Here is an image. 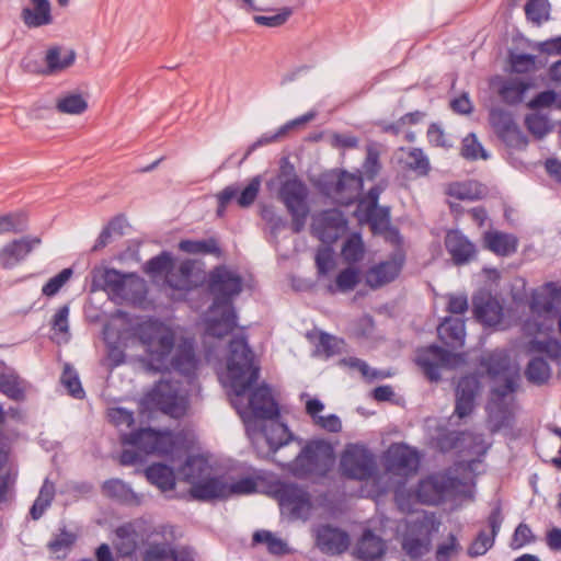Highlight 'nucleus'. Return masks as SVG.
<instances>
[{
	"instance_id": "29",
	"label": "nucleus",
	"mask_w": 561,
	"mask_h": 561,
	"mask_svg": "<svg viewBox=\"0 0 561 561\" xmlns=\"http://www.w3.org/2000/svg\"><path fill=\"white\" fill-rule=\"evenodd\" d=\"M403 264V256L396 254L390 260L371 267L366 274V283L377 288L392 282L400 273Z\"/></svg>"
},
{
	"instance_id": "22",
	"label": "nucleus",
	"mask_w": 561,
	"mask_h": 561,
	"mask_svg": "<svg viewBox=\"0 0 561 561\" xmlns=\"http://www.w3.org/2000/svg\"><path fill=\"white\" fill-rule=\"evenodd\" d=\"M346 229V219L337 209L325 210L313 217L312 232L323 243H333Z\"/></svg>"
},
{
	"instance_id": "57",
	"label": "nucleus",
	"mask_w": 561,
	"mask_h": 561,
	"mask_svg": "<svg viewBox=\"0 0 561 561\" xmlns=\"http://www.w3.org/2000/svg\"><path fill=\"white\" fill-rule=\"evenodd\" d=\"M460 551V545L455 535H449L437 546L435 558L437 561H450Z\"/></svg>"
},
{
	"instance_id": "7",
	"label": "nucleus",
	"mask_w": 561,
	"mask_h": 561,
	"mask_svg": "<svg viewBox=\"0 0 561 561\" xmlns=\"http://www.w3.org/2000/svg\"><path fill=\"white\" fill-rule=\"evenodd\" d=\"M488 373L493 377L494 385L489 403L490 420L495 430L505 425L513 412L514 391L518 379V369L508 363L502 351L492 353L486 362Z\"/></svg>"
},
{
	"instance_id": "1",
	"label": "nucleus",
	"mask_w": 561,
	"mask_h": 561,
	"mask_svg": "<svg viewBox=\"0 0 561 561\" xmlns=\"http://www.w3.org/2000/svg\"><path fill=\"white\" fill-rule=\"evenodd\" d=\"M257 378L259 367L254 363L252 351L242 336L233 337L229 342L219 380L230 390V401L248 432L253 431L256 421L278 415L277 404L268 387L263 385L251 390Z\"/></svg>"
},
{
	"instance_id": "41",
	"label": "nucleus",
	"mask_w": 561,
	"mask_h": 561,
	"mask_svg": "<svg viewBox=\"0 0 561 561\" xmlns=\"http://www.w3.org/2000/svg\"><path fill=\"white\" fill-rule=\"evenodd\" d=\"M280 2L287 5L277 9L276 13L273 15H254L253 21L260 26L279 27L293 15L294 8L302 4V0H280Z\"/></svg>"
},
{
	"instance_id": "5",
	"label": "nucleus",
	"mask_w": 561,
	"mask_h": 561,
	"mask_svg": "<svg viewBox=\"0 0 561 561\" xmlns=\"http://www.w3.org/2000/svg\"><path fill=\"white\" fill-rule=\"evenodd\" d=\"M180 476L191 485V495L201 501L250 494L256 489V483L251 478L229 482L217 476L203 456L190 457L181 468Z\"/></svg>"
},
{
	"instance_id": "35",
	"label": "nucleus",
	"mask_w": 561,
	"mask_h": 561,
	"mask_svg": "<svg viewBox=\"0 0 561 561\" xmlns=\"http://www.w3.org/2000/svg\"><path fill=\"white\" fill-rule=\"evenodd\" d=\"M385 552V541L380 537L374 535L370 530L363 534L356 547L357 557L365 561L379 559Z\"/></svg>"
},
{
	"instance_id": "55",
	"label": "nucleus",
	"mask_w": 561,
	"mask_h": 561,
	"mask_svg": "<svg viewBox=\"0 0 561 561\" xmlns=\"http://www.w3.org/2000/svg\"><path fill=\"white\" fill-rule=\"evenodd\" d=\"M342 255L347 262H357L364 255V243L358 233H353L342 248Z\"/></svg>"
},
{
	"instance_id": "47",
	"label": "nucleus",
	"mask_w": 561,
	"mask_h": 561,
	"mask_svg": "<svg viewBox=\"0 0 561 561\" xmlns=\"http://www.w3.org/2000/svg\"><path fill=\"white\" fill-rule=\"evenodd\" d=\"M253 540L266 546L273 554H285L289 551L287 542L268 530H259L253 535Z\"/></svg>"
},
{
	"instance_id": "24",
	"label": "nucleus",
	"mask_w": 561,
	"mask_h": 561,
	"mask_svg": "<svg viewBox=\"0 0 561 561\" xmlns=\"http://www.w3.org/2000/svg\"><path fill=\"white\" fill-rule=\"evenodd\" d=\"M502 522L503 517L501 514V508L495 507L488 518L490 530L479 531V534L468 548V554L471 558L484 556L493 547L495 537L500 531Z\"/></svg>"
},
{
	"instance_id": "6",
	"label": "nucleus",
	"mask_w": 561,
	"mask_h": 561,
	"mask_svg": "<svg viewBox=\"0 0 561 561\" xmlns=\"http://www.w3.org/2000/svg\"><path fill=\"white\" fill-rule=\"evenodd\" d=\"M124 445H129L135 450L125 449L121 455L123 465H134L144 460L149 454L179 456L193 443L190 433H176L141 428L135 433L121 436Z\"/></svg>"
},
{
	"instance_id": "17",
	"label": "nucleus",
	"mask_w": 561,
	"mask_h": 561,
	"mask_svg": "<svg viewBox=\"0 0 561 561\" xmlns=\"http://www.w3.org/2000/svg\"><path fill=\"white\" fill-rule=\"evenodd\" d=\"M251 439L257 450L264 455L275 453L279 447L286 445L291 435L287 426L275 417L266 420L262 430L249 432Z\"/></svg>"
},
{
	"instance_id": "23",
	"label": "nucleus",
	"mask_w": 561,
	"mask_h": 561,
	"mask_svg": "<svg viewBox=\"0 0 561 561\" xmlns=\"http://www.w3.org/2000/svg\"><path fill=\"white\" fill-rule=\"evenodd\" d=\"M41 242V238L35 236H24L7 242L0 248V265L3 268L16 266L24 261Z\"/></svg>"
},
{
	"instance_id": "51",
	"label": "nucleus",
	"mask_w": 561,
	"mask_h": 561,
	"mask_svg": "<svg viewBox=\"0 0 561 561\" xmlns=\"http://www.w3.org/2000/svg\"><path fill=\"white\" fill-rule=\"evenodd\" d=\"M76 58L75 51H68L61 56V50L57 47L50 48L46 54V64L50 72L60 71L70 67Z\"/></svg>"
},
{
	"instance_id": "19",
	"label": "nucleus",
	"mask_w": 561,
	"mask_h": 561,
	"mask_svg": "<svg viewBox=\"0 0 561 561\" xmlns=\"http://www.w3.org/2000/svg\"><path fill=\"white\" fill-rule=\"evenodd\" d=\"M276 495L283 513L291 518L307 519L311 512V502L308 493L294 484H284Z\"/></svg>"
},
{
	"instance_id": "37",
	"label": "nucleus",
	"mask_w": 561,
	"mask_h": 561,
	"mask_svg": "<svg viewBox=\"0 0 561 561\" xmlns=\"http://www.w3.org/2000/svg\"><path fill=\"white\" fill-rule=\"evenodd\" d=\"M489 119L492 128L502 140L515 138L518 135L517 124L511 113L502 108H492Z\"/></svg>"
},
{
	"instance_id": "33",
	"label": "nucleus",
	"mask_w": 561,
	"mask_h": 561,
	"mask_svg": "<svg viewBox=\"0 0 561 561\" xmlns=\"http://www.w3.org/2000/svg\"><path fill=\"white\" fill-rule=\"evenodd\" d=\"M318 112L312 110L298 116L291 121H288L282 125L272 136L262 138L261 140H276L278 138H293L297 137L300 133L305 131L309 124L316 119Z\"/></svg>"
},
{
	"instance_id": "42",
	"label": "nucleus",
	"mask_w": 561,
	"mask_h": 561,
	"mask_svg": "<svg viewBox=\"0 0 561 561\" xmlns=\"http://www.w3.org/2000/svg\"><path fill=\"white\" fill-rule=\"evenodd\" d=\"M147 479L161 491L172 490L175 484L173 469L162 463H153L146 470Z\"/></svg>"
},
{
	"instance_id": "14",
	"label": "nucleus",
	"mask_w": 561,
	"mask_h": 561,
	"mask_svg": "<svg viewBox=\"0 0 561 561\" xmlns=\"http://www.w3.org/2000/svg\"><path fill=\"white\" fill-rule=\"evenodd\" d=\"M463 485L457 479L438 473L422 480L416 491V497L421 503L435 505L449 497L460 494Z\"/></svg>"
},
{
	"instance_id": "30",
	"label": "nucleus",
	"mask_w": 561,
	"mask_h": 561,
	"mask_svg": "<svg viewBox=\"0 0 561 561\" xmlns=\"http://www.w3.org/2000/svg\"><path fill=\"white\" fill-rule=\"evenodd\" d=\"M445 247L457 265L469 262L476 254L473 243L458 230L447 232Z\"/></svg>"
},
{
	"instance_id": "11",
	"label": "nucleus",
	"mask_w": 561,
	"mask_h": 561,
	"mask_svg": "<svg viewBox=\"0 0 561 561\" xmlns=\"http://www.w3.org/2000/svg\"><path fill=\"white\" fill-rule=\"evenodd\" d=\"M333 462V448L324 440L308 444L294 460L291 468L298 476L324 473Z\"/></svg>"
},
{
	"instance_id": "26",
	"label": "nucleus",
	"mask_w": 561,
	"mask_h": 561,
	"mask_svg": "<svg viewBox=\"0 0 561 561\" xmlns=\"http://www.w3.org/2000/svg\"><path fill=\"white\" fill-rule=\"evenodd\" d=\"M261 186L260 178H253L247 187L241 192L237 186H228L218 194V215L221 216L227 204L237 198V203L241 207L250 206L256 198Z\"/></svg>"
},
{
	"instance_id": "44",
	"label": "nucleus",
	"mask_w": 561,
	"mask_h": 561,
	"mask_svg": "<svg viewBox=\"0 0 561 561\" xmlns=\"http://www.w3.org/2000/svg\"><path fill=\"white\" fill-rule=\"evenodd\" d=\"M446 194L458 199H477L482 194L480 184L474 181L450 183L446 188Z\"/></svg>"
},
{
	"instance_id": "49",
	"label": "nucleus",
	"mask_w": 561,
	"mask_h": 561,
	"mask_svg": "<svg viewBox=\"0 0 561 561\" xmlns=\"http://www.w3.org/2000/svg\"><path fill=\"white\" fill-rule=\"evenodd\" d=\"M55 495V485L48 479H46L41 488L39 494L35 500L31 515L34 519H38L45 510L50 505Z\"/></svg>"
},
{
	"instance_id": "40",
	"label": "nucleus",
	"mask_w": 561,
	"mask_h": 561,
	"mask_svg": "<svg viewBox=\"0 0 561 561\" xmlns=\"http://www.w3.org/2000/svg\"><path fill=\"white\" fill-rule=\"evenodd\" d=\"M193 268L194 264L190 260L175 264L167 275L165 282L171 288L187 290L193 286Z\"/></svg>"
},
{
	"instance_id": "38",
	"label": "nucleus",
	"mask_w": 561,
	"mask_h": 561,
	"mask_svg": "<svg viewBox=\"0 0 561 561\" xmlns=\"http://www.w3.org/2000/svg\"><path fill=\"white\" fill-rule=\"evenodd\" d=\"M324 409V404L318 399H308L306 401V412L311 416L313 423L323 430L336 433L341 430L342 424L335 414L321 416L319 413Z\"/></svg>"
},
{
	"instance_id": "64",
	"label": "nucleus",
	"mask_w": 561,
	"mask_h": 561,
	"mask_svg": "<svg viewBox=\"0 0 561 561\" xmlns=\"http://www.w3.org/2000/svg\"><path fill=\"white\" fill-rule=\"evenodd\" d=\"M344 347V341L336 336L321 333L319 337L318 351H321L325 356H332L340 353Z\"/></svg>"
},
{
	"instance_id": "10",
	"label": "nucleus",
	"mask_w": 561,
	"mask_h": 561,
	"mask_svg": "<svg viewBox=\"0 0 561 561\" xmlns=\"http://www.w3.org/2000/svg\"><path fill=\"white\" fill-rule=\"evenodd\" d=\"M148 401L163 413L180 417L188 407L187 390L180 386V381L162 379L148 394Z\"/></svg>"
},
{
	"instance_id": "25",
	"label": "nucleus",
	"mask_w": 561,
	"mask_h": 561,
	"mask_svg": "<svg viewBox=\"0 0 561 561\" xmlns=\"http://www.w3.org/2000/svg\"><path fill=\"white\" fill-rule=\"evenodd\" d=\"M129 275H124L114 268H95L92 276V285L95 289L105 290L115 297L125 296V286Z\"/></svg>"
},
{
	"instance_id": "32",
	"label": "nucleus",
	"mask_w": 561,
	"mask_h": 561,
	"mask_svg": "<svg viewBox=\"0 0 561 561\" xmlns=\"http://www.w3.org/2000/svg\"><path fill=\"white\" fill-rule=\"evenodd\" d=\"M31 7L22 10L21 18L28 27H39L51 23L50 3L48 0H31Z\"/></svg>"
},
{
	"instance_id": "63",
	"label": "nucleus",
	"mask_w": 561,
	"mask_h": 561,
	"mask_svg": "<svg viewBox=\"0 0 561 561\" xmlns=\"http://www.w3.org/2000/svg\"><path fill=\"white\" fill-rule=\"evenodd\" d=\"M174 265L175 262L171 255L168 253H162L161 255L156 256L148 262L147 272L152 275L164 274L167 276Z\"/></svg>"
},
{
	"instance_id": "2",
	"label": "nucleus",
	"mask_w": 561,
	"mask_h": 561,
	"mask_svg": "<svg viewBox=\"0 0 561 561\" xmlns=\"http://www.w3.org/2000/svg\"><path fill=\"white\" fill-rule=\"evenodd\" d=\"M139 341L145 347L148 363L153 370H169L185 376L187 382L197 368L193 344L190 340H182L175 344V329L164 322L148 320L137 329Z\"/></svg>"
},
{
	"instance_id": "36",
	"label": "nucleus",
	"mask_w": 561,
	"mask_h": 561,
	"mask_svg": "<svg viewBox=\"0 0 561 561\" xmlns=\"http://www.w3.org/2000/svg\"><path fill=\"white\" fill-rule=\"evenodd\" d=\"M439 339L450 346H462L465 341V321L459 318H446L437 328Z\"/></svg>"
},
{
	"instance_id": "8",
	"label": "nucleus",
	"mask_w": 561,
	"mask_h": 561,
	"mask_svg": "<svg viewBox=\"0 0 561 561\" xmlns=\"http://www.w3.org/2000/svg\"><path fill=\"white\" fill-rule=\"evenodd\" d=\"M413 517L405 520L401 547L410 560L416 561L430 552L432 535L438 530V524L433 515L424 511H413Z\"/></svg>"
},
{
	"instance_id": "43",
	"label": "nucleus",
	"mask_w": 561,
	"mask_h": 561,
	"mask_svg": "<svg viewBox=\"0 0 561 561\" xmlns=\"http://www.w3.org/2000/svg\"><path fill=\"white\" fill-rule=\"evenodd\" d=\"M26 390V383L13 371L0 374V391L12 400H22Z\"/></svg>"
},
{
	"instance_id": "60",
	"label": "nucleus",
	"mask_w": 561,
	"mask_h": 561,
	"mask_svg": "<svg viewBox=\"0 0 561 561\" xmlns=\"http://www.w3.org/2000/svg\"><path fill=\"white\" fill-rule=\"evenodd\" d=\"M380 168L381 165L379 163V153L369 147L358 176H362L363 180L366 179L368 181H373L379 173Z\"/></svg>"
},
{
	"instance_id": "39",
	"label": "nucleus",
	"mask_w": 561,
	"mask_h": 561,
	"mask_svg": "<svg viewBox=\"0 0 561 561\" xmlns=\"http://www.w3.org/2000/svg\"><path fill=\"white\" fill-rule=\"evenodd\" d=\"M485 247L497 255H510L517 249V239L510 233L490 231L484 236Z\"/></svg>"
},
{
	"instance_id": "46",
	"label": "nucleus",
	"mask_w": 561,
	"mask_h": 561,
	"mask_svg": "<svg viewBox=\"0 0 561 561\" xmlns=\"http://www.w3.org/2000/svg\"><path fill=\"white\" fill-rule=\"evenodd\" d=\"M27 227L26 216L21 211L0 214V234L20 233Z\"/></svg>"
},
{
	"instance_id": "58",
	"label": "nucleus",
	"mask_w": 561,
	"mask_h": 561,
	"mask_svg": "<svg viewBox=\"0 0 561 561\" xmlns=\"http://www.w3.org/2000/svg\"><path fill=\"white\" fill-rule=\"evenodd\" d=\"M359 282V272L355 267H347L341 271L335 279L337 290L346 293L353 290Z\"/></svg>"
},
{
	"instance_id": "31",
	"label": "nucleus",
	"mask_w": 561,
	"mask_h": 561,
	"mask_svg": "<svg viewBox=\"0 0 561 561\" xmlns=\"http://www.w3.org/2000/svg\"><path fill=\"white\" fill-rule=\"evenodd\" d=\"M478 390L479 382L473 376L465 377L459 381L456 393L455 412L460 419L472 412Z\"/></svg>"
},
{
	"instance_id": "9",
	"label": "nucleus",
	"mask_w": 561,
	"mask_h": 561,
	"mask_svg": "<svg viewBox=\"0 0 561 561\" xmlns=\"http://www.w3.org/2000/svg\"><path fill=\"white\" fill-rule=\"evenodd\" d=\"M387 472L378 477V493L391 488L390 476L407 477L416 473L420 466L419 453L404 444L391 445L385 456Z\"/></svg>"
},
{
	"instance_id": "20",
	"label": "nucleus",
	"mask_w": 561,
	"mask_h": 561,
	"mask_svg": "<svg viewBox=\"0 0 561 561\" xmlns=\"http://www.w3.org/2000/svg\"><path fill=\"white\" fill-rule=\"evenodd\" d=\"M363 190V179L352 173L341 172L328 175L325 193L340 204H350Z\"/></svg>"
},
{
	"instance_id": "27",
	"label": "nucleus",
	"mask_w": 561,
	"mask_h": 561,
	"mask_svg": "<svg viewBox=\"0 0 561 561\" xmlns=\"http://www.w3.org/2000/svg\"><path fill=\"white\" fill-rule=\"evenodd\" d=\"M104 341L107 346L106 365L110 368L121 365L125 359L127 332H119L114 322L104 327Z\"/></svg>"
},
{
	"instance_id": "15",
	"label": "nucleus",
	"mask_w": 561,
	"mask_h": 561,
	"mask_svg": "<svg viewBox=\"0 0 561 561\" xmlns=\"http://www.w3.org/2000/svg\"><path fill=\"white\" fill-rule=\"evenodd\" d=\"M307 187L298 180L286 181L279 190V198L291 215V228L299 232L306 224L309 207L307 205Z\"/></svg>"
},
{
	"instance_id": "62",
	"label": "nucleus",
	"mask_w": 561,
	"mask_h": 561,
	"mask_svg": "<svg viewBox=\"0 0 561 561\" xmlns=\"http://www.w3.org/2000/svg\"><path fill=\"white\" fill-rule=\"evenodd\" d=\"M526 126L528 130L538 138H542L550 130L549 119L541 114H530L526 117Z\"/></svg>"
},
{
	"instance_id": "52",
	"label": "nucleus",
	"mask_w": 561,
	"mask_h": 561,
	"mask_svg": "<svg viewBox=\"0 0 561 561\" xmlns=\"http://www.w3.org/2000/svg\"><path fill=\"white\" fill-rule=\"evenodd\" d=\"M526 377L535 383H542L550 377V367L546 360L540 357L533 358L526 369Z\"/></svg>"
},
{
	"instance_id": "59",
	"label": "nucleus",
	"mask_w": 561,
	"mask_h": 561,
	"mask_svg": "<svg viewBox=\"0 0 561 561\" xmlns=\"http://www.w3.org/2000/svg\"><path fill=\"white\" fill-rule=\"evenodd\" d=\"M72 270L64 268L57 275L51 277L43 287L42 294L48 298L54 297L61 287L71 278Z\"/></svg>"
},
{
	"instance_id": "54",
	"label": "nucleus",
	"mask_w": 561,
	"mask_h": 561,
	"mask_svg": "<svg viewBox=\"0 0 561 561\" xmlns=\"http://www.w3.org/2000/svg\"><path fill=\"white\" fill-rule=\"evenodd\" d=\"M525 13L529 21L540 25L549 18L548 0H529L525 5Z\"/></svg>"
},
{
	"instance_id": "34",
	"label": "nucleus",
	"mask_w": 561,
	"mask_h": 561,
	"mask_svg": "<svg viewBox=\"0 0 561 561\" xmlns=\"http://www.w3.org/2000/svg\"><path fill=\"white\" fill-rule=\"evenodd\" d=\"M396 161L403 168L425 175L428 171V160L420 149L401 147L394 154Z\"/></svg>"
},
{
	"instance_id": "18",
	"label": "nucleus",
	"mask_w": 561,
	"mask_h": 561,
	"mask_svg": "<svg viewBox=\"0 0 561 561\" xmlns=\"http://www.w3.org/2000/svg\"><path fill=\"white\" fill-rule=\"evenodd\" d=\"M154 528L156 527L149 530L146 527V522L142 519L126 523L117 527L115 530V539L113 541L114 548L119 556L129 557L137 550L142 533H147V540L149 543L152 540H157L156 537H161L160 535H152Z\"/></svg>"
},
{
	"instance_id": "56",
	"label": "nucleus",
	"mask_w": 561,
	"mask_h": 561,
	"mask_svg": "<svg viewBox=\"0 0 561 561\" xmlns=\"http://www.w3.org/2000/svg\"><path fill=\"white\" fill-rule=\"evenodd\" d=\"M179 248L187 253H215L218 251L217 243L214 239L208 240H183Z\"/></svg>"
},
{
	"instance_id": "50",
	"label": "nucleus",
	"mask_w": 561,
	"mask_h": 561,
	"mask_svg": "<svg viewBox=\"0 0 561 561\" xmlns=\"http://www.w3.org/2000/svg\"><path fill=\"white\" fill-rule=\"evenodd\" d=\"M88 107L87 101L80 94H68L58 99L56 108L59 113L79 115Z\"/></svg>"
},
{
	"instance_id": "21",
	"label": "nucleus",
	"mask_w": 561,
	"mask_h": 561,
	"mask_svg": "<svg viewBox=\"0 0 561 561\" xmlns=\"http://www.w3.org/2000/svg\"><path fill=\"white\" fill-rule=\"evenodd\" d=\"M473 313L485 327L506 330L511 325L503 314L502 305L489 294H481L473 298Z\"/></svg>"
},
{
	"instance_id": "3",
	"label": "nucleus",
	"mask_w": 561,
	"mask_h": 561,
	"mask_svg": "<svg viewBox=\"0 0 561 561\" xmlns=\"http://www.w3.org/2000/svg\"><path fill=\"white\" fill-rule=\"evenodd\" d=\"M209 290L214 296V304L204 319V344L207 347L208 360L215 355L211 340L221 342L222 337L230 334L237 327L231 300L241 293L242 279L240 275L227 267H217L209 276Z\"/></svg>"
},
{
	"instance_id": "48",
	"label": "nucleus",
	"mask_w": 561,
	"mask_h": 561,
	"mask_svg": "<svg viewBox=\"0 0 561 561\" xmlns=\"http://www.w3.org/2000/svg\"><path fill=\"white\" fill-rule=\"evenodd\" d=\"M69 306L60 307L51 319V329L57 337L58 343H66L69 340Z\"/></svg>"
},
{
	"instance_id": "13",
	"label": "nucleus",
	"mask_w": 561,
	"mask_h": 561,
	"mask_svg": "<svg viewBox=\"0 0 561 561\" xmlns=\"http://www.w3.org/2000/svg\"><path fill=\"white\" fill-rule=\"evenodd\" d=\"M341 470L343 474L356 480H374L378 485V478L375 477L376 461L374 455L362 445H348L341 457Z\"/></svg>"
},
{
	"instance_id": "45",
	"label": "nucleus",
	"mask_w": 561,
	"mask_h": 561,
	"mask_svg": "<svg viewBox=\"0 0 561 561\" xmlns=\"http://www.w3.org/2000/svg\"><path fill=\"white\" fill-rule=\"evenodd\" d=\"M527 84L518 79H511L499 87L501 99L507 104H516L523 100Z\"/></svg>"
},
{
	"instance_id": "28",
	"label": "nucleus",
	"mask_w": 561,
	"mask_h": 561,
	"mask_svg": "<svg viewBox=\"0 0 561 561\" xmlns=\"http://www.w3.org/2000/svg\"><path fill=\"white\" fill-rule=\"evenodd\" d=\"M350 545L348 535L331 526H321L317 530V546L325 553H342Z\"/></svg>"
},
{
	"instance_id": "53",
	"label": "nucleus",
	"mask_w": 561,
	"mask_h": 561,
	"mask_svg": "<svg viewBox=\"0 0 561 561\" xmlns=\"http://www.w3.org/2000/svg\"><path fill=\"white\" fill-rule=\"evenodd\" d=\"M76 540V534L62 530L48 543V548L56 558H64Z\"/></svg>"
},
{
	"instance_id": "16",
	"label": "nucleus",
	"mask_w": 561,
	"mask_h": 561,
	"mask_svg": "<svg viewBox=\"0 0 561 561\" xmlns=\"http://www.w3.org/2000/svg\"><path fill=\"white\" fill-rule=\"evenodd\" d=\"M460 360L458 355L434 345L417 350L415 355V363L432 381H437L440 378L443 368L456 367Z\"/></svg>"
},
{
	"instance_id": "4",
	"label": "nucleus",
	"mask_w": 561,
	"mask_h": 561,
	"mask_svg": "<svg viewBox=\"0 0 561 561\" xmlns=\"http://www.w3.org/2000/svg\"><path fill=\"white\" fill-rule=\"evenodd\" d=\"M561 304V286L547 283L531 293L529 309L531 318L523 323V331L535 339L526 345V353H543L550 358L561 356V344L556 339H540L553 329L554 320L552 311Z\"/></svg>"
},
{
	"instance_id": "61",
	"label": "nucleus",
	"mask_w": 561,
	"mask_h": 561,
	"mask_svg": "<svg viewBox=\"0 0 561 561\" xmlns=\"http://www.w3.org/2000/svg\"><path fill=\"white\" fill-rule=\"evenodd\" d=\"M60 380L72 397L81 398L83 396L78 374L69 365H65Z\"/></svg>"
},
{
	"instance_id": "12",
	"label": "nucleus",
	"mask_w": 561,
	"mask_h": 561,
	"mask_svg": "<svg viewBox=\"0 0 561 561\" xmlns=\"http://www.w3.org/2000/svg\"><path fill=\"white\" fill-rule=\"evenodd\" d=\"M387 182L380 181L373 186L357 205L355 215L360 224H369L374 233L385 232L390 224L389 209L378 206L380 193L386 188Z\"/></svg>"
}]
</instances>
